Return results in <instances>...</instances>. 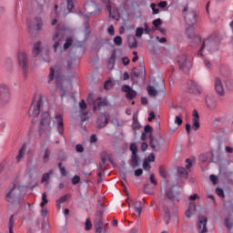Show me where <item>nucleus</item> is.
<instances>
[{
    "label": "nucleus",
    "instance_id": "f257e3e1",
    "mask_svg": "<svg viewBox=\"0 0 233 233\" xmlns=\"http://www.w3.org/2000/svg\"><path fill=\"white\" fill-rule=\"evenodd\" d=\"M187 11H188V5L184 6V9H183L184 20L187 23V25L189 26V28L186 29L185 34L189 39L193 38L194 41L197 43V45H199V43H201V36L194 35V29L192 28V26H194V25H196L198 21V14L196 13V11H193V10L188 12Z\"/></svg>",
    "mask_w": 233,
    "mask_h": 233
},
{
    "label": "nucleus",
    "instance_id": "f03ea898",
    "mask_svg": "<svg viewBox=\"0 0 233 233\" xmlns=\"http://www.w3.org/2000/svg\"><path fill=\"white\" fill-rule=\"evenodd\" d=\"M220 42L221 35H219V32L213 33L206 40L203 41V44L198 52V56H203V50H205V48H207L208 52H214L218 50V46H219Z\"/></svg>",
    "mask_w": 233,
    "mask_h": 233
},
{
    "label": "nucleus",
    "instance_id": "7ed1b4c3",
    "mask_svg": "<svg viewBox=\"0 0 233 233\" xmlns=\"http://www.w3.org/2000/svg\"><path fill=\"white\" fill-rule=\"evenodd\" d=\"M93 223L95 228V233L106 232V228H105V222H103V210H97L96 212Z\"/></svg>",
    "mask_w": 233,
    "mask_h": 233
},
{
    "label": "nucleus",
    "instance_id": "20e7f679",
    "mask_svg": "<svg viewBox=\"0 0 233 233\" xmlns=\"http://www.w3.org/2000/svg\"><path fill=\"white\" fill-rule=\"evenodd\" d=\"M52 40L54 41V52H57L59 46L61 43H63V41H65V31L63 29L56 28L52 35Z\"/></svg>",
    "mask_w": 233,
    "mask_h": 233
},
{
    "label": "nucleus",
    "instance_id": "39448f33",
    "mask_svg": "<svg viewBox=\"0 0 233 233\" xmlns=\"http://www.w3.org/2000/svg\"><path fill=\"white\" fill-rule=\"evenodd\" d=\"M17 60L22 67L24 77H26L28 76V56L24 51H19Z\"/></svg>",
    "mask_w": 233,
    "mask_h": 233
},
{
    "label": "nucleus",
    "instance_id": "423d86ee",
    "mask_svg": "<svg viewBox=\"0 0 233 233\" xmlns=\"http://www.w3.org/2000/svg\"><path fill=\"white\" fill-rule=\"evenodd\" d=\"M139 77H141L143 81H145V78L147 77L145 66H140L139 69H137V67H133L132 69L131 81H133V83H138Z\"/></svg>",
    "mask_w": 233,
    "mask_h": 233
},
{
    "label": "nucleus",
    "instance_id": "0eeeda50",
    "mask_svg": "<svg viewBox=\"0 0 233 233\" xmlns=\"http://www.w3.org/2000/svg\"><path fill=\"white\" fill-rule=\"evenodd\" d=\"M35 99L33 100L28 114L29 116H33V117H38L39 114L41 113V108L43 107V95H39L36 106L35 105Z\"/></svg>",
    "mask_w": 233,
    "mask_h": 233
},
{
    "label": "nucleus",
    "instance_id": "6e6552de",
    "mask_svg": "<svg viewBox=\"0 0 233 233\" xmlns=\"http://www.w3.org/2000/svg\"><path fill=\"white\" fill-rule=\"evenodd\" d=\"M177 65L180 70L183 72H189L190 68H192V62L188 60L187 55H180L177 56Z\"/></svg>",
    "mask_w": 233,
    "mask_h": 233
},
{
    "label": "nucleus",
    "instance_id": "1a4fd4ad",
    "mask_svg": "<svg viewBox=\"0 0 233 233\" xmlns=\"http://www.w3.org/2000/svg\"><path fill=\"white\" fill-rule=\"evenodd\" d=\"M164 143L165 138L163 137L154 138L152 133L149 134V146L151 147L152 150H154V152H159Z\"/></svg>",
    "mask_w": 233,
    "mask_h": 233
},
{
    "label": "nucleus",
    "instance_id": "9d476101",
    "mask_svg": "<svg viewBox=\"0 0 233 233\" xmlns=\"http://www.w3.org/2000/svg\"><path fill=\"white\" fill-rule=\"evenodd\" d=\"M51 125V119H50V114L48 112H44L41 115V120H40V127H39V136H43V133L47 128H50Z\"/></svg>",
    "mask_w": 233,
    "mask_h": 233
},
{
    "label": "nucleus",
    "instance_id": "9b49d317",
    "mask_svg": "<svg viewBox=\"0 0 233 233\" xmlns=\"http://www.w3.org/2000/svg\"><path fill=\"white\" fill-rule=\"evenodd\" d=\"M12 97L10 87L5 84L0 85V101L2 103H8Z\"/></svg>",
    "mask_w": 233,
    "mask_h": 233
},
{
    "label": "nucleus",
    "instance_id": "f8f14e48",
    "mask_svg": "<svg viewBox=\"0 0 233 233\" xmlns=\"http://www.w3.org/2000/svg\"><path fill=\"white\" fill-rule=\"evenodd\" d=\"M122 92L126 93V98L127 101H132L135 97H137V92L133 90V88L128 85H124L122 86Z\"/></svg>",
    "mask_w": 233,
    "mask_h": 233
},
{
    "label": "nucleus",
    "instance_id": "ddd939ff",
    "mask_svg": "<svg viewBox=\"0 0 233 233\" xmlns=\"http://www.w3.org/2000/svg\"><path fill=\"white\" fill-rule=\"evenodd\" d=\"M207 223H208V218L207 217H198V233H207L208 232V229L207 228Z\"/></svg>",
    "mask_w": 233,
    "mask_h": 233
},
{
    "label": "nucleus",
    "instance_id": "4468645a",
    "mask_svg": "<svg viewBox=\"0 0 233 233\" xmlns=\"http://www.w3.org/2000/svg\"><path fill=\"white\" fill-rule=\"evenodd\" d=\"M15 184H13V187L5 194V201L7 203H11L14 205L15 203V199H17V196H15Z\"/></svg>",
    "mask_w": 233,
    "mask_h": 233
},
{
    "label": "nucleus",
    "instance_id": "2eb2a0df",
    "mask_svg": "<svg viewBox=\"0 0 233 233\" xmlns=\"http://www.w3.org/2000/svg\"><path fill=\"white\" fill-rule=\"evenodd\" d=\"M107 106L108 102L106 101V99H102L101 97H98L93 102V110H100L101 108H103V106Z\"/></svg>",
    "mask_w": 233,
    "mask_h": 233
},
{
    "label": "nucleus",
    "instance_id": "dca6fc26",
    "mask_svg": "<svg viewBox=\"0 0 233 233\" xmlns=\"http://www.w3.org/2000/svg\"><path fill=\"white\" fill-rule=\"evenodd\" d=\"M56 129L57 132L60 136H64L65 134V124L63 123V116L61 115H56Z\"/></svg>",
    "mask_w": 233,
    "mask_h": 233
},
{
    "label": "nucleus",
    "instance_id": "f3484780",
    "mask_svg": "<svg viewBox=\"0 0 233 233\" xmlns=\"http://www.w3.org/2000/svg\"><path fill=\"white\" fill-rule=\"evenodd\" d=\"M187 86L190 94H201V87L194 80L187 81Z\"/></svg>",
    "mask_w": 233,
    "mask_h": 233
},
{
    "label": "nucleus",
    "instance_id": "a211bd4d",
    "mask_svg": "<svg viewBox=\"0 0 233 233\" xmlns=\"http://www.w3.org/2000/svg\"><path fill=\"white\" fill-rule=\"evenodd\" d=\"M110 117L104 114V116H99L96 120L97 128H105L108 125Z\"/></svg>",
    "mask_w": 233,
    "mask_h": 233
},
{
    "label": "nucleus",
    "instance_id": "6ab92c4d",
    "mask_svg": "<svg viewBox=\"0 0 233 233\" xmlns=\"http://www.w3.org/2000/svg\"><path fill=\"white\" fill-rule=\"evenodd\" d=\"M58 159H59V161H61V162H59V163L57 164V167H58V168H59L60 174H61V176H63L64 177H66V176H67V174H66V168H65V167H63V161H65V159H66V157H65V153H64V152H62V156L60 155V156L58 157Z\"/></svg>",
    "mask_w": 233,
    "mask_h": 233
},
{
    "label": "nucleus",
    "instance_id": "aec40b11",
    "mask_svg": "<svg viewBox=\"0 0 233 233\" xmlns=\"http://www.w3.org/2000/svg\"><path fill=\"white\" fill-rule=\"evenodd\" d=\"M193 126L192 128L193 130H195V132H197V130H199V113H198V110L194 109L193 110Z\"/></svg>",
    "mask_w": 233,
    "mask_h": 233
},
{
    "label": "nucleus",
    "instance_id": "412c9836",
    "mask_svg": "<svg viewBox=\"0 0 233 233\" xmlns=\"http://www.w3.org/2000/svg\"><path fill=\"white\" fill-rule=\"evenodd\" d=\"M215 90L218 96H225V89L223 88V83H221V79H215Z\"/></svg>",
    "mask_w": 233,
    "mask_h": 233
},
{
    "label": "nucleus",
    "instance_id": "4be33fe9",
    "mask_svg": "<svg viewBox=\"0 0 233 233\" xmlns=\"http://www.w3.org/2000/svg\"><path fill=\"white\" fill-rule=\"evenodd\" d=\"M166 198H167L168 200L171 201V203H179V195L172 190H169L167 195Z\"/></svg>",
    "mask_w": 233,
    "mask_h": 233
},
{
    "label": "nucleus",
    "instance_id": "5701e85b",
    "mask_svg": "<svg viewBox=\"0 0 233 233\" xmlns=\"http://www.w3.org/2000/svg\"><path fill=\"white\" fill-rule=\"evenodd\" d=\"M116 57H117V55L116 54V50H114L111 54V56L108 59V62H107L108 70H114V66H116Z\"/></svg>",
    "mask_w": 233,
    "mask_h": 233
},
{
    "label": "nucleus",
    "instance_id": "b1692460",
    "mask_svg": "<svg viewBox=\"0 0 233 233\" xmlns=\"http://www.w3.org/2000/svg\"><path fill=\"white\" fill-rule=\"evenodd\" d=\"M206 105L208 108H211L212 110H214V108H216V106H218V104L216 102V97H214L212 96H208L206 97Z\"/></svg>",
    "mask_w": 233,
    "mask_h": 233
},
{
    "label": "nucleus",
    "instance_id": "393cba45",
    "mask_svg": "<svg viewBox=\"0 0 233 233\" xmlns=\"http://www.w3.org/2000/svg\"><path fill=\"white\" fill-rule=\"evenodd\" d=\"M194 212H196V204L191 202L189 203L188 208L185 213L186 218H187V219H190Z\"/></svg>",
    "mask_w": 233,
    "mask_h": 233
},
{
    "label": "nucleus",
    "instance_id": "a878e982",
    "mask_svg": "<svg viewBox=\"0 0 233 233\" xmlns=\"http://www.w3.org/2000/svg\"><path fill=\"white\" fill-rule=\"evenodd\" d=\"M32 52H33L34 57H37V56L41 54V41H37L36 43L34 44Z\"/></svg>",
    "mask_w": 233,
    "mask_h": 233
},
{
    "label": "nucleus",
    "instance_id": "bb28decb",
    "mask_svg": "<svg viewBox=\"0 0 233 233\" xmlns=\"http://www.w3.org/2000/svg\"><path fill=\"white\" fill-rule=\"evenodd\" d=\"M131 167L133 168H137L139 167V156L137 155H131Z\"/></svg>",
    "mask_w": 233,
    "mask_h": 233
},
{
    "label": "nucleus",
    "instance_id": "cd10ccee",
    "mask_svg": "<svg viewBox=\"0 0 233 233\" xmlns=\"http://www.w3.org/2000/svg\"><path fill=\"white\" fill-rule=\"evenodd\" d=\"M135 211L138 214L139 218V216H141V212H143V202L139 200L135 202Z\"/></svg>",
    "mask_w": 233,
    "mask_h": 233
},
{
    "label": "nucleus",
    "instance_id": "c85d7f7f",
    "mask_svg": "<svg viewBox=\"0 0 233 233\" xmlns=\"http://www.w3.org/2000/svg\"><path fill=\"white\" fill-rule=\"evenodd\" d=\"M177 176L178 177H185L187 179L188 177V172L185 167H177Z\"/></svg>",
    "mask_w": 233,
    "mask_h": 233
},
{
    "label": "nucleus",
    "instance_id": "c756f323",
    "mask_svg": "<svg viewBox=\"0 0 233 233\" xmlns=\"http://www.w3.org/2000/svg\"><path fill=\"white\" fill-rule=\"evenodd\" d=\"M54 174V170L50 169L47 173H45L42 176L41 178V183H47L48 184V180L50 179V176H52Z\"/></svg>",
    "mask_w": 233,
    "mask_h": 233
},
{
    "label": "nucleus",
    "instance_id": "7c9ffc66",
    "mask_svg": "<svg viewBox=\"0 0 233 233\" xmlns=\"http://www.w3.org/2000/svg\"><path fill=\"white\" fill-rule=\"evenodd\" d=\"M72 45H74V38H72V36H69L66 39V43L63 46L64 50H68V48H70Z\"/></svg>",
    "mask_w": 233,
    "mask_h": 233
},
{
    "label": "nucleus",
    "instance_id": "2f4dec72",
    "mask_svg": "<svg viewBox=\"0 0 233 233\" xmlns=\"http://www.w3.org/2000/svg\"><path fill=\"white\" fill-rule=\"evenodd\" d=\"M25 150H26V144H24L19 149L18 155L16 156V161H21L23 156H25Z\"/></svg>",
    "mask_w": 233,
    "mask_h": 233
},
{
    "label": "nucleus",
    "instance_id": "473e14b6",
    "mask_svg": "<svg viewBox=\"0 0 233 233\" xmlns=\"http://www.w3.org/2000/svg\"><path fill=\"white\" fill-rule=\"evenodd\" d=\"M51 155H52V151L49 148H46L44 152V157H43L44 163H48V161H50Z\"/></svg>",
    "mask_w": 233,
    "mask_h": 233
},
{
    "label": "nucleus",
    "instance_id": "72a5a7b5",
    "mask_svg": "<svg viewBox=\"0 0 233 233\" xmlns=\"http://www.w3.org/2000/svg\"><path fill=\"white\" fill-rule=\"evenodd\" d=\"M35 28L36 31L39 32L40 30H42L43 28V18L41 17H35Z\"/></svg>",
    "mask_w": 233,
    "mask_h": 233
},
{
    "label": "nucleus",
    "instance_id": "f704fd0d",
    "mask_svg": "<svg viewBox=\"0 0 233 233\" xmlns=\"http://www.w3.org/2000/svg\"><path fill=\"white\" fill-rule=\"evenodd\" d=\"M8 228L9 233H14V215L9 218Z\"/></svg>",
    "mask_w": 233,
    "mask_h": 233
},
{
    "label": "nucleus",
    "instance_id": "c9c22d12",
    "mask_svg": "<svg viewBox=\"0 0 233 233\" xmlns=\"http://www.w3.org/2000/svg\"><path fill=\"white\" fill-rule=\"evenodd\" d=\"M159 176L160 177H164V179H167V169L163 166H160L158 168Z\"/></svg>",
    "mask_w": 233,
    "mask_h": 233
},
{
    "label": "nucleus",
    "instance_id": "e433bc0d",
    "mask_svg": "<svg viewBox=\"0 0 233 233\" xmlns=\"http://www.w3.org/2000/svg\"><path fill=\"white\" fill-rule=\"evenodd\" d=\"M114 45L116 46H121L123 45V37L117 35L114 38Z\"/></svg>",
    "mask_w": 233,
    "mask_h": 233
},
{
    "label": "nucleus",
    "instance_id": "4c0bfd02",
    "mask_svg": "<svg viewBox=\"0 0 233 233\" xmlns=\"http://www.w3.org/2000/svg\"><path fill=\"white\" fill-rule=\"evenodd\" d=\"M48 203V198H46V193H43L42 194V202L40 203V207L42 208H45V205H46Z\"/></svg>",
    "mask_w": 233,
    "mask_h": 233
},
{
    "label": "nucleus",
    "instance_id": "58836bf2",
    "mask_svg": "<svg viewBox=\"0 0 233 233\" xmlns=\"http://www.w3.org/2000/svg\"><path fill=\"white\" fill-rule=\"evenodd\" d=\"M147 94H149L150 96H157V91L156 90V88H154V86H147Z\"/></svg>",
    "mask_w": 233,
    "mask_h": 233
},
{
    "label": "nucleus",
    "instance_id": "ea45409f",
    "mask_svg": "<svg viewBox=\"0 0 233 233\" xmlns=\"http://www.w3.org/2000/svg\"><path fill=\"white\" fill-rule=\"evenodd\" d=\"M157 5H156V4H154V3H152V4L150 5V8H151V10H152L153 15H156L159 14V8H157Z\"/></svg>",
    "mask_w": 233,
    "mask_h": 233
},
{
    "label": "nucleus",
    "instance_id": "a19ab883",
    "mask_svg": "<svg viewBox=\"0 0 233 233\" xmlns=\"http://www.w3.org/2000/svg\"><path fill=\"white\" fill-rule=\"evenodd\" d=\"M129 150L132 152V155H137V145L132 143L129 147Z\"/></svg>",
    "mask_w": 233,
    "mask_h": 233
},
{
    "label": "nucleus",
    "instance_id": "79ce46f5",
    "mask_svg": "<svg viewBox=\"0 0 233 233\" xmlns=\"http://www.w3.org/2000/svg\"><path fill=\"white\" fill-rule=\"evenodd\" d=\"M68 198H70V194H66L64 196H62L60 198L56 199V203H65V201H66L68 199Z\"/></svg>",
    "mask_w": 233,
    "mask_h": 233
},
{
    "label": "nucleus",
    "instance_id": "37998d69",
    "mask_svg": "<svg viewBox=\"0 0 233 233\" xmlns=\"http://www.w3.org/2000/svg\"><path fill=\"white\" fill-rule=\"evenodd\" d=\"M35 3L37 5V7L41 12L43 11V5L46 4V0H35Z\"/></svg>",
    "mask_w": 233,
    "mask_h": 233
},
{
    "label": "nucleus",
    "instance_id": "c03bdc74",
    "mask_svg": "<svg viewBox=\"0 0 233 233\" xmlns=\"http://www.w3.org/2000/svg\"><path fill=\"white\" fill-rule=\"evenodd\" d=\"M97 210H102V216L105 213V204L101 200L97 201V206H96Z\"/></svg>",
    "mask_w": 233,
    "mask_h": 233
},
{
    "label": "nucleus",
    "instance_id": "a18cd8bd",
    "mask_svg": "<svg viewBox=\"0 0 233 233\" xmlns=\"http://www.w3.org/2000/svg\"><path fill=\"white\" fill-rule=\"evenodd\" d=\"M106 8L109 14V17H112V19H117V15L112 14V6L110 5V4L106 5Z\"/></svg>",
    "mask_w": 233,
    "mask_h": 233
},
{
    "label": "nucleus",
    "instance_id": "49530a36",
    "mask_svg": "<svg viewBox=\"0 0 233 233\" xmlns=\"http://www.w3.org/2000/svg\"><path fill=\"white\" fill-rule=\"evenodd\" d=\"M163 25V21H161V18H157L153 20V25L155 28H157L158 26H161Z\"/></svg>",
    "mask_w": 233,
    "mask_h": 233
},
{
    "label": "nucleus",
    "instance_id": "de8ad7c7",
    "mask_svg": "<svg viewBox=\"0 0 233 233\" xmlns=\"http://www.w3.org/2000/svg\"><path fill=\"white\" fill-rule=\"evenodd\" d=\"M143 32H145V29H143V27H137L136 29V37H141L143 35Z\"/></svg>",
    "mask_w": 233,
    "mask_h": 233
},
{
    "label": "nucleus",
    "instance_id": "09e8293b",
    "mask_svg": "<svg viewBox=\"0 0 233 233\" xmlns=\"http://www.w3.org/2000/svg\"><path fill=\"white\" fill-rule=\"evenodd\" d=\"M225 226L227 227V228H228L229 230L231 228H233V223H230V218H225Z\"/></svg>",
    "mask_w": 233,
    "mask_h": 233
},
{
    "label": "nucleus",
    "instance_id": "8fccbe9b",
    "mask_svg": "<svg viewBox=\"0 0 233 233\" xmlns=\"http://www.w3.org/2000/svg\"><path fill=\"white\" fill-rule=\"evenodd\" d=\"M85 230H92V222L90 221V218H86V220Z\"/></svg>",
    "mask_w": 233,
    "mask_h": 233
},
{
    "label": "nucleus",
    "instance_id": "3c124183",
    "mask_svg": "<svg viewBox=\"0 0 233 233\" xmlns=\"http://www.w3.org/2000/svg\"><path fill=\"white\" fill-rule=\"evenodd\" d=\"M216 192L219 198H225V192L223 191V188L221 187H217Z\"/></svg>",
    "mask_w": 233,
    "mask_h": 233
},
{
    "label": "nucleus",
    "instance_id": "603ef678",
    "mask_svg": "<svg viewBox=\"0 0 233 233\" xmlns=\"http://www.w3.org/2000/svg\"><path fill=\"white\" fill-rule=\"evenodd\" d=\"M146 161L149 162V163H154V161H156V156L154 155V153H151L147 158H146Z\"/></svg>",
    "mask_w": 233,
    "mask_h": 233
},
{
    "label": "nucleus",
    "instance_id": "864d4df0",
    "mask_svg": "<svg viewBox=\"0 0 233 233\" xmlns=\"http://www.w3.org/2000/svg\"><path fill=\"white\" fill-rule=\"evenodd\" d=\"M71 181H72L73 185H77L79 183V181H81V177H79V176L76 175L73 177Z\"/></svg>",
    "mask_w": 233,
    "mask_h": 233
},
{
    "label": "nucleus",
    "instance_id": "5fc2aeb1",
    "mask_svg": "<svg viewBox=\"0 0 233 233\" xmlns=\"http://www.w3.org/2000/svg\"><path fill=\"white\" fill-rule=\"evenodd\" d=\"M153 130L154 128L150 125H147L144 127V133L146 134H150Z\"/></svg>",
    "mask_w": 233,
    "mask_h": 233
},
{
    "label": "nucleus",
    "instance_id": "6e6d98bb",
    "mask_svg": "<svg viewBox=\"0 0 233 233\" xmlns=\"http://www.w3.org/2000/svg\"><path fill=\"white\" fill-rule=\"evenodd\" d=\"M121 61H122L124 66H128V65H130V59H128V57H127V56L122 57Z\"/></svg>",
    "mask_w": 233,
    "mask_h": 233
},
{
    "label": "nucleus",
    "instance_id": "4d7b16f0",
    "mask_svg": "<svg viewBox=\"0 0 233 233\" xmlns=\"http://www.w3.org/2000/svg\"><path fill=\"white\" fill-rule=\"evenodd\" d=\"M67 3V10L70 12L72 8H74V0H66Z\"/></svg>",
    "mask_w": 233,
    "mask_h": 233
},
{
    "label": "nucleus",
    "instance_id": "13d9d810",
    "mask_svg": "<svg viewBox=\"0 0 233 233\" xmlns=\"http://www.w3.org/2000/svg\"><path fill=\"white\" fill-rule=\"evenodd\" d=\"M76 151L79 152L81 154V153L85 152V147H83V145L77 144L76 146Z\"/></svg>",
    "mask_w": 233,
    "mask_h": 233
},
{
    "label": "nucleus",
    "instance_id": "bf43d9fd",
    "mask_svg": "<svg viewBox=\"0 0 233 233\" xmlns=\"http://www.w3.org/2000/svg\"><path fill=\"white\" fill-rule=\"evenodd\" d=\"M175 123L176 125H178V127H181V125H183V118H181V116H176L175 117Z\"/></svg>",
    "mask_w": 233,
    "mask_h": 233
},
{
    "label": "nucleus",
    "instance_id": "052dcab7",
    "mask_svg": "<svg viewBox=\"0 0 233 233\" xmlns=\"http://www.w3.org/2000/svg\"><path fill=\"white\" fill-rule=\"evenodd\" d=\"M112 86V81L106 80L104 84L105 90H110V87Z\"/></svg>",
    "mask_w": 233,
    "mask_h": 233
},
{
    "label": "nucleus",
    "instance_id": "680f3d73",
    "mask_svg": "<svg viewBox=\"0 0 233 233\" xmlns=\"http://www.w3.org/2000/svg\"><path fill=\"white\" fill-rule=\"evenodd\" d=\"M79 108L81 110H86V103L85 102V100H81L79 102Z\"/></svg>",
    "mask_w": 233,
    "mask_h": 233
},
{
    "label": "nucleus",
    "instance_id": "e2e57ef3",
    "mask_svg": "<svg viewBox=\"0 0 233 233\" xmlns=\"http://www.w3.org/2000/svg\"><path fill=\"white\" fill-rule=\"evenodd\" d=\"M143 168L144 170H148L150 168V163L148 162V160H144Z\"/></svg>",
    "mask_w": 233,
    "mask_h": 233
},
{
    "label": "nucleus",
    "instance_id": "0e129e2a",
    "mask_svg": "<svg viewBox=\"0 0 233 233\" xmlns=\"http://www.w3.org/2000/svg\"><path fill=\"white\" fill-rule=\"evenodd\" d=\"M141 176H143V169H141V168L136 169L135 170V177H139Z\"/></svg>",
    "mask_w": 233,
    "mask_h": 233
},
{
    "label": "nucleus",
    "instance_id": "69168bd1",
    "mask_svg": "<svg viewBox=\"0 0 233 233\" xmlns=\"http://www.w3.org/2000/svg\"><path fill=\"white\" fill-rule=\"evenodd\" d=\"M167 5H168V3H167V1H161L157 4V6L159 8H167Z\"/></svg>",
    "mask_w": 233,
    "mask_h": 233
},
{
    "label": "nucleus",
    "instance_id": "338daca9",
    "mask_svg": "<svg viewBox=\"0 0 233 233\" xmlns=\"http://www.w3.org/2000/svg\"><path fill=\"white\" fill-rule=\"evenodd\" d=\"M48 77H49V83H50V81H54V68H50V73H49V76H48Z\"/></svg>",
    "mask_w": 233,
    "mask_h": 233
},
{
    "label": "nucleus",
    "instance_id": "774afa93",
    "mask_svg": "<svg viewBox=\"0 0 233 233\" xmlns=\"http://www.w3.org/2000/svg\"><path fill=\"white\" fill-rule=\"evenodd\" d=\"M107 32H108L109 35H114V34H115L114 25H110L107 29Z\"/></svg>",
    "mask_w": 233,
    "mask_h": 233
}]
</instances>
